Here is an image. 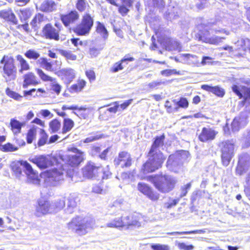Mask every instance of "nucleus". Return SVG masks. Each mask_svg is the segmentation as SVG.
<instances>
[{
	"instance_id": "obj_57",
	"label": "nucleus",
	"mask_w": 250,
	"mask_h": 250,
	"mask_svg": "<svg viewBox=\"0 0 250 250\" xmlns=\"http://www.w3.org/2000/svg\"><path fill=\"white\" fill-rule=\"evenodd\" d=\"M161 74L164 76H169L173 74H179L176 69H167L161 72Z\"/></svg>"
},
{
	"instance_id": "obj_23",
	"label": "nucleus",
	"mask_w": 250,
	"mask_h": 250,
	"mask_svg": "<svg viewBox=\"0 0 250 250\" xmlns=\"http://www.w3.org/2000/svg\"><path fill=\"white\" fill-rule=\"evenodd\" d=\"M67 207L65 209L66 213H73L76 208L77 202L79 201L78 196L75 194H71L68 197Z\"/></svg>"
},
{
	"instance_id": "obj_50",
	"label": "nucleus",
	"mask_w": 250,
	"mask_h": 250,
	"mask_svg": "<svg viewBox=\"0 0 250 250\" xmlns=\"http://www.w3.org/2000/svg\"><path fill=\"white\" fill-rule=\"evenodd\" d=\"M6 93L10 97L17 101H21L22 98L21 96L17 93L11 90L9 88L6 89Z\"/></svg>"
},
{
	"instance_id": "obj_49",
	"label": "nucleus",
	"mask_w": 250,
	"mask_h": 250,
	"mask_svg": "<svg viewBox=\"0 0 250 250\" xmlns=\"http://www.w3.org/2000/svg\"><path fill=\"white\" fill-rule=\"evenodd\" d=\"M237 43L238 46L240 45L244 50H246L250 45V40L248 38H242Z\"/></svg>"
},
{
	"instance_id": "obj_14",
	"label": "nucleus",
	"mask_w": 250,
	"mask_h": 250,
	"mask_svg": "<svg viewBox=\"0 0 250 250\" xmlns=\"http://www.w3.org/2000/svg\"><path fill=\"white\" fill-rule=\"evenodd\" d=\"M250 167V156L247 153L241 154L239 158L238 164L236 167V173L242 175L246 172Z\"/></svg>"
},
{
	"instance_id": "obj_39",
	"label": "nucleus",
	"mask_w": 250,
	"mask_h": 250,
	"mask_svg": "<svg viewBox=\"0 0 250 250\" xmlns=\"http://www.w3.org/2000/svg\"><path fill=\"white\" fill-rule=\"evenodd\" d=\"M61 126V123L57 119L51 121L49 123V129L52 133H55L59 130Z\"/></svg>"
},
{
	"instance_id": "obj_46",
	"label": "nucleus",
	"mask_w": 250,
	"mask_h": 250,
	"mask_svg": "<svg viewBox=\"0 0 250 250\" xmlns=\"http://www.w3.org/2000/svg\"><path fill=\"white\" fill-rule=\"evenodd\" d=\"M18 148V147L8 143L2 146L1 149L4 152H13L17 150Z\"/></svg>"
},
{
	"instance_id": "obj_34",
	"label": "nucleus",
	"mask_w": 250,
	"mask_h": 250,
	"mask_svg": "<svg viewBox=\"0 0 250 250\" xmlns=\"http://www.w3.org/2000/svg\"><path fill=\"white\" fill-rule=\"evenodd\" d=\"M165 138V136L164 134L160 136H157L155 138L150 150L154 151H160L159 149V147L163 146Z\"/></svg>"
},
{
	"instance_id": "obj_30",
	"label": "nucleus",
	"mask_w": 250,
	"mask_h": 250,
	"mask_svg": "<svg viewBox=\"0 0 250 250\" xmlns=\"http://www.w3.org/2000/svg\"><path fill=\"white\" fill-rule=\"evenodd\" d=\"M134 60L133 57H125L120 62L115 63L110 68V71L112 72H117L120 70L123 69L124 67L123 64L126 61L132 62Z\"/></svg>"
},
{
	"instance_id": "obj_19",
	"label": "nucleus",
	"mask_w": 250,
	"mask_h": 250,
	"mask_svg": "<svg viewBox=\"0 0 250 250\" xmlns=\"http://www.w3.org/2000/svg\"><path fill=\"white\" fill-rule=\"evenodd\" d=\"M54 209L49 201L43 199H40L38 206L36 208V211L38 215L53 213Z\"/></svg>"
},
{
	"instance_id": "obj_47",
	"label": "nucleus",
	"mask_w": 250,
	"mask_h": 250,
	"mask_svg": "<svg viewBox=\"0 0 250 250\" xmlns=\"http://www.w3.org/2000/svg\"><path fill=\"white\" fill-rule=\"evenodd\" d=\"M170 50H177L179 52L182 50V46L180 42L175 40H171L169 41V47Z\"/></svg>"
},
{
	"instance_id": "obj_28",
	"label": "nucleus",
	"mask_w": 250,
	"mask_h": 250,
	"mask_svg": "<svg viewBox=\"0 0 250 250\" xmlns=\"http://www.w3.org/2000/svg\"><path fill=\"white\" fill-rule=\"evenodd\" d=\"M96 32L97 34L99 35L104 40H106L108 37V32L104 24L98 21L96 22Z\"/></svg>"
},
{
	"instance_id": "obj_29",
	"label": "nucleus",
	"mask_w": 250,
	"mask_h": 250,
	"mask_svg": "<svg viewBox=\"0 0 250 250\" xmlns=\"http://www.w3.org/2000/svg\"><path fill=\"white\" fill-rule=\"evenodd\" d=\"M38 83V79L33 73H28L24 76L23 87L27 88L29 85H36Z\"/></svg>"
},
{
	"instance_id": "obj_7",
	"label": "nucleus",
	"mask_w": 250,
	"mask_h": 250,
	"mask_svg": "<svg viewBox=\"0 0 250 250\" xmlns=\"http://www.w3.org/2000/svg\"><path fill=\"white\" fill-rule=\"evenodd\" d=\"M188 152L182 150L170 155L167 163V167L174 172H178L183 162L188 158Z\"/></svg>"
},
{
	"instance_id": "obj_53",
	"label": "nucleus",
	"mask_w": 250,
	"mask_h": 250,
	"mask_svg": "<svg viewBox=\"0 0 250 250\" xmlns=\"http://www.w3.org/2000/svg\"><path fill=\"white\" fill-rule=\"evenodd\" d=\"M87 2L85 0H78L76 3V7L80 11H83L87 6Z\"/></svg>"
},
{
	"instance_id": "obj_61",
	"label": "nucleus",
	"mask_w": 250,
	"mask_h": 250,
	"mask_svg": "<svg viewBox=\"0 0 250 250\" xmlns=\"http://www.w3.org/2000/svg\"><path fill=\"white\" fill-rule=\"evenodd\" d=\"M85 75L90 81H93L95 80V74L93 70L90 69L86 70L85 71Z\"/></svg>"
},
{
	"instance_id": "obj_64",
	"label": "nucleus",
	"mask_w": 250,
	"mask_h": 250,
	"mask_svg": "<svg viewBox=\"0 0 250 250\" xmlns=\"http://www.w3.org/2000/svg\"><path fill=\"white\" fill-rule=\"evenodd\" d=\"M244 191L246 196L250 200V177L247 180V185L246 186Z\"/></svg>"
},
{
	"instance_id": "obj_3",
	"label": "nucleus",
	"mask_w": 250,
	"mask_h": 250,
	"mask_svg": "<svg viewBox=\"0 0 250 250\" xmlns=\"http://www.w3.org/2000/svg\"><path fill=\"white\" fill-rule=\"evenodd\" d=\"M149 180L153 184L158 191L164 193L171 191L177 182L174 177L168 175L151 176L149 177Z\"/></svg>"
},
{
	"instance_id": "obj_21",
	"label": "nucleus",
	"mask_w": 250,
	"mask_h": 250,
	"mask_svg": "<svg viewBox=\"0 0 250 250\" xmlns=\"http://www.w3.org/2000/svg\"><path fill=\"white\" fill-rule=\"evenodd\" d=\"M79 17V15L77 11H72L68 14L62 15L61 20L65 26L68 27L74 23Z\"/></svg>"
},
{
	"instance_id": "obj_2",
	"label": "nucleus",
	"mask_w": 250,
	"mask_h": 250,
	"mask_svg": "<svg viewBox=\"0 0 250 250\" xmlns=\"http://www.w3.org/2000/svg\"><path fill=\"white\" fill-rule=\"evenodd\" d=\"M143 217L140 214L116 217L106 224L109 228L128 229L133 227L139 228L142 226Z\"/></svg>"
},
{
	"instance_id": "obj_8",
	"label": "nucleus",
	"mask_w": 250,
	"mask_h": 250,
	"mask_svg": "<svg viewBox=\"0 0 250 250\" xmlns=\"http://www.w3.org/2000/svg\"><path fill=\"white\" fill-rule=\"evenodd\" d=\"M234 142L233 140H228L222 143V162L224 166H227L234 154Z\"/></svg>"
},
{
	"instance_id": "obj_16",
	"label": "nucleus",
	"mask_w": 250,
	"mask_h": 250,
	"mask_svg": "<svg viewBox=\"0 0 250 250\" xmlns=\"http://www.w3.org/2000/svg\"><path fill=\"white\" fill-rule=\"evenodd\" d=\"M29 160L41 169H45L52 164L50 157L44 155L36 156L29 158Z\"/></svg>"
},
{
	"instance_id": "obj_12",
	"label": "nucleus",
	"mask_w": 250,
	"mask_h": 250,
	"mask_svg": "<svg viewBox=\"0 0 250 250\" xmlns=\"http://www.w3.org/2000/svg\"><path fill=\"white\" fill-rule=\"evenodd\" d=\"M22 167L23 172L27 177L29 183L35 185L40 184V179L38 173L33 169L31 165L26 161L21 160Z\"/></svg>"
},
{
	"instance_id": "obj_54",
	"label": "nucleus",
	"mask_w": 250,
	"mask_h": 250,
	"mask_svg": "<svg viewBox=\"0 0 250 250\" xmlns=\"http://www.w3.org/2000/svg\"><path fill=\"white\" fill-rule=\"evenodd\" d=\"M178 9L177 7H173L172 10H170L167 14L168 18L170 20L176 19L178 16Z\"/></svg>"
},
{
	"instance_id": "obj_63",
	"label": "nucleus",
	"mask_w": 250,
	"mask_h": 250,
	"mask_svg": "<svg viewBox=\"0 0 250 250\" xmlns=\"http://www.w3.org/2000/svg\"><path fill=\"white\" fill-rule=\"evenodd\" d=\"M101 138V136L99 135L91 136L85 139L83 142L84 143H89L90 142H92L94 141L97 140Z\"/></svg>"
},
{
	"instance_id": "obj_13",
	"label": "nucleus",
	"mask_w": 250,
	"mask_h": 250,
	"mask_svg": "<svg viewBox=\"0 0 250 250\" xmlns=\"http://www.w3.org/2000/svg\"><path fill=\"white\" fill-rule=\"evenodd\" d=\"M114 163L116 166H120L122 168L128 167L132 164V159L129 153L122 151L115 158Z\"/></svg>"
},
{
	"instance_id": "obj_52",
	"label": "nucleus",
	"mask_w": 250,
	"mask_h": 250,
	"mask_svg": "<svg viewBox=\"0 0 250 250\" xmlns=\"http://www.w3.org/2000/svg\"><path fill=\"white\" fill-rule=\"evenodd\" d=\"M36 136V130L34 129H30L29 130L26 136L27 142L28 144L32 143L33 140Z\"/></svg>"
},
{
	"instance_id": "obj_43",
	"label": "nucleus",
	"mask_w": 250,
	"mask_h": 250,
	"mask_svg": "<svg viewBox=\"0 0 250 250\" xmlns=\"http://www.w3.org/2000/svg\"><path fill=\"white\" fill-rule=\"evenodd\" d=\"M205 232V230L203 229H199V230H195L192 231H175V232H167V234L175 235L177 237V235L179 234H197V233H203Z\"/></svg>"
},
{
	"instance_id": "obj_15",
	"label": "nucleus",
	"mask_w": 250,
	"mask_h": 250,
	"mask_svg": "<svg viewBox=\"0 0 250 250\" xmlns=\"http://www.w3.org/2000/svg\"><path fill=\"white\" fill-rule=\"evenodd\" d=\"M68 150L75 153L74 155L68 156V165L72 167L78 166L83 159V152L74 147L69 148Z\"/></svg>"
},
{
	"instance_id": "obj_31",
	"label": "nucleus",
	"mask_w": 250,
	"mask_h": 250,
	"mask_svg": "<svg viewBox=\"0 0 250 250\" xmlns=\"http://www.w3.org/2000/svg\"><path fill=\"white\" fill-rule=\"evenodd\" d=\"M86 82L83 79H79L76 83L73 84L70 87L69 90L70 92L78 93L81 92L86 85Z\"/></svg>"
},
{
	"instance_id": "obj_11",
	"label": "nucleus",
	"mask_w": 250,
	"mask_h": 250,
	"mask_svg": "<svg viewBox=\"0 0 250 250\" xmlns=\"http://www.w3.org/2000/svg\"><path fill=\"white\" fill-rule=\"evenodd\" d=\"M101 166L90 162L83 168V176L85 177L100 180L99 172H101Z\"/></svg>"
},
{
	"instance_id": "obj_51",
	"label": "nucleus",
	"mask_w": 250,
	"mask_h": 250,
	"mask_svg": "<svg viewBox=\"0 0 250 250\" xmlns=\"http://www.w3.org/2000/svg\"><path fill=\"white\" fill-rule=\"evenodd\" d=\"M146 196L150 200L156 201L159 199L160 195L158 193L153 191L152 189H151L148 192V194H146Z\"/></svg>"
},
{
	"instance_id": "obj_10",
	"label": "nucleus",
	"mask_w": 250,
	"mask_h": 250,
	"mask_svg": "<svg viewBox=\"0 0 250 250\" xmlns=\"http://www.w3.org/2000/svg\"><path fill=\"white\" fill-rule=\"evenodd\" d=\"M93 25V18L89 14H86L83 17L81 23L74 29V31L79 35H85L89 33Z\"/></svg>"
},
{
	"instance_id": "obj_18",
	"label": "nucleus",
	"mask_w": 250,
	"mask_h": 250,
	"mask_svg": "<svg viewBox=\"0 0 250 250\" xmlns=\"http://www.w3.org/2000/svg\"><path fill=\"white\" fill-rule=\"evenodd\" d=\"M217 132L210 127H204L199 135V140L202 142H208L214 140Z\"/></svg>"
},
{
	"instance_id": "obj_38",
	"label": "nucleus",
	"mask_w": 250,
	"mask_h": 250,
	"mask_svg": "<svg viewBox=\"0 0 250 250\" xmlns=\"http://www.w3.org/2000/svg\"><path fill=\"white\" fill-rule=\"evenodd\" d=\"M25 56L31 60H36L40 58L39 52L34 49H29L24 53Z\"/></svg>"
},
{
	"instance_id": "obj_4",
	"label": "nucleus",
	"mask_w": 250,
	"mask_h": 250,
	"mask_svg": "<svg viewBox=\"0 0 250 250\" xmlns=\"http://www.w3.org/2000/svg\"><path fill=\"white\" fill-rule=\"evenodd\" d=\"M94 221L91 218H82L77 217L73 218L67 224L69 229L79 235L87 233L94 227Z\"/></svg>"
},
{
	"instance_id": "obj_27",
	"label": "nucleus",
	"mask_w": 250,
	"mask_h": 250,
	"mask_svg": "<svg viewBox=\"0 0 250 250\" xmlns=\"http://www.w3.org/2000/svg\"><path fill=\"white\" fill-rule=\"evenodd\" d=\"M0 17L5 21H10L14 24H17L18 23L17 19L10 9H5L0 11Z\"/></svg>"
},
{
	"instance_id": "obj_42",
	"label": "nucleus",
	"mask_w": 250,
	"mask_h": 250,
	"mask_svg": "<svg viewBox=\"0 0 250 250\" xmlns=\"http://www.w3.org/2000/svg\"><path fill=\"white\" fill-rule=\"evenodd\" d=\"M138 190L145 195L148 194V192L151 189L146 184L139 182L137 185Z\"/></svg>"
},
{
	"instance_id": "obj_32",
	"label": "nucleus",
	"mask_w": 250,
	"mask_h": 250,
	"mask_svg": "<svg viewBox=\"0 0 250 250\" xmlns=\"http://www.w3.org/2000/svg\"><path fill=\"white\" fill-rule=\"evenodd\" d=\"M61 73L63 76V79L67 83H70L75 77V71L71 68H66L62 69Z\"/></svg>"
},
{
	"instance_id": "obj_1",
	"label": "nucleus",
	"mask_w": 250,
	"mask_h": 250,
	"mask_svg": "<svg viewBox=\"0 0 250 250\" xmlns=\"http://www.w3.org/2000/svg\"><path fill=\"white\" fill-rule=\"evenodd\" d=\"M229 21L227 20V17H223L221 19L217 20L213 22L208 23L206 25L204 24L198 25L197 26V29L199 30L197 34V38L199 41L202 42L214 44L218 45L225 39V37H219L216 35L209 36V30L212 33L215 34H225L226 35H229V32L223 28L224 26H228Z\"/></svg>"
},
{
	"instance_id": "obj_44",
	"label": "nucleus",
	"mask_w": 250,
	"mask_h": 250,
	"mask_svg": "<svg viewBox=\"0 0 250 250\" xmlns=\"http://www.w3.org/2000/svg\"><path fill=\"white\" fill-rule=\"evenodd\" d=\"M43 20V16L42 14H38L35 16L34 19L30 22L31 25L33 28L36 29V28H38V25L40 24Z\"/></svg>"
},
{
	"instance_id": "obj_5",
	"label": "nucleus",
	"mask_w": 250,
	"mask_h": 250,
	"mask_svg": "<svg viewBox=\"0 0 250 250\" xmlns=\"http://www.w3.org/2000/svg\"><path fill=\"white\" fill-rule=\"evenodd\" d=\"M148 157V160L143 165L142 168V171L144 174L153 172L158 169L162 166L166 159V157L160 151L150 150Z\"/></svg>"
},
{
	"instance_id": "obj_40",
	"label": "nucleus",
	"mask_w": 250,
	"mask_h": 250,
	"mask_svg": "<svg viewBox=\"0 0 250 250\" xmlns=\"http://www.w3.org/2000/svg\"><path fill=\"white\" fill-rule=\"evenodd\" d=\"M18 15L21 21H26L31 15L29 10L26 9H21L18 12Z\"/></svg>"
},
{
	"instance_id": "obj_24",
	"label": "nucleus",
	"mask_w": 250,
	"mask_h": 250,
	"mask_svg": "<svg viewBox=\"0 0 250 250\" xmlns=\"http://www.w3.org/2000/svg\"><path fill=\"white\" fill-rule=\"evenodd\" d=\"M57 3L53 0H44L39 7L40 10L45 12H51L57 10Z\"/></svg>"
},
{
	"instance_id": "obj_48",
	"label": "nucleus",
	"mask_w": 250,
	"mask_h": 250,
	"mask_svg": "<svg viewBox=\"0 0 250 250\" xmlns=\"http://www.w3.org/2000/svg\"><path fill=\"white\" fill-rule=\"evenodd\" d=\"M99 173L100 174V175H99L100 180L103 179H107L109 178L111 175V173L110 172L108 166H107V167L104 169H103L102 167L101 172H99Z\"/></svg>"
},
{
	"instance_id": "obj_17",
	"label": "nucleus",
	"mask_w": 250,
	"mask_h": 250,
	"mask_svg": "<svg viewBox=\"0 0 250 250\" xmlns=\"http://www.w3.org/2000/svg\"><path fill=\"white\" fill-rule=\"evenodd\" d=\"M37 74L39 75L41 79L43 81H49L52 82L51 90L59 95L61 92L62 87L58 83L55 79L45 74L42 70L38 69L37 71Z\"/></svg>"
},
{
	"instance_id": "obj_35",
	"label": "nucleus",
	"mask_w": 250,
	"mask_h": 250,
	"mask_svg": "<svg viewBox=\"0 0 250 250\" xmlns=\"http://www.w3.org/2000/svg\"><path fill=\"white\" fill-rule=\"evenodd\" d=\"M11 168L16 176H20L22 173L21 160L13 162L11 165Z\"/></svg>"
},
{
	"instance_id": "obj_26",
	"label": "nucleus",
	"mask_w": 250,
	"mask_h": 250,
	"mask_svg": "<svg viewBox=\"0 0 250 250\" xmlns=\"http://www.w3.org/2000/svg\"><path fill=\"white\" fill-rule=\"evenodd\" d=\"M201 88L206 91L210 92L220 97H223L225 93L224 89L218 86H211L207 84H203L201 86Z\"/></svg>"
},
{
	"instance_id": "obj_56",
	"label": "nucleus",
	"mask_w": 250,
	"mask_h": 250,
	"mask_svg": "<svg viewBox=\"0 0 250 250\" xmlns=\"http://www.w3.org/2000/svg\"><path fill=\"white\" fill-rule=\"evenodd\" d=\"M47 135L44 132V130H41V137L39 140L38 145L39 146H42L44 145L47 140Z\"/></svg>"
},
{
	"instance_id": "obj_41",
	"label": "nucleus",
	"mask_w": 250,
	"mask_h": 250,
	"mask_svg": "<svg viewBox=\"0 0 250 250\" xmlns=\"http://www.w3.org/2000/svg\"><path fill=\"white\" fill-rule=\"evenodd\" d=\"M17 60L19 62L21 65V72L23 70H27L29 69V65L28 63H27V61L22 57V56L18 55L17 56Z\"/></svg>"
},
{
	"instance_id": "obj_62",
	"label": "nucleus",
	"mask_w": 250,
	"mask_h": 250,
	"mask_svg": "<svg viewBox=\"0 0 250 250\" xmlns=\"http://www.w3.org/2000/svg\"><path fill=\"white\" fill-rule=\"evenodd\" d=\"M163 83H164V82L161 81H153L149 83L148 86L151 89H154L157 88Z\"/></svg>"
},
{
	"instance_id": "obj_20",
	"label": "nucleus",
	"mask_w": 250,
	"mask_h": 250,
	"mask_svg": "<svg viewBox=\"0 0 250 250\" xmlns=\"http://www.w3.org/2000/svg\"><path fill=\"white\" fill-rule=\"evenodd\" d=\"M232 90L239 99L244 98L245 101L250 99V90L245 86L234 84L232 86Z\"/></svg>"
},
{
	"instance_id": "obj_59",
	"label": "nucleus",
	"mask_w": 250,
	"mask_h": 250,
	"mask_svg": "<svg viewBox=\"0 0 250 250\" xmlns=\"http://www.w3.org/2000/svg\"><path fill=\"white\" fill-rule=\"evenodd\" d=\"M177 105L182 108H187L188 106V103L185 98H181L179 101L177 102Z\"/></svg>"
},
{
	"instance_id": "obj_60",
	"label": "nucleus",
	"mask_w": 250,
	"mask_h": 250,
	"mask_svg": "<svg viewBox=\"0 0 250 250\" xmlns=\"http://www.w3.org/2000/svg\"><path fill=\"white\" fill-rule=\"evenodd\" d=\"M153 250H169V248L167 245L155 244L151 246Z\"/></svg>"
},
{
	"instance_id": "obj_36",
	"label": "nucleus",
	"mask_w": 250,
	"mask_h": 250,
	"mask_svg": "<svg viewBox=\"0 0 250 250\" xmlns=\"http://www.w3.org/2000/svg\"><path fill=\"white\" fill-rule=\"evenodd\" d=\"M74 122L69 118H64L63 121L62 133L65 134L69 132L74 127Z\"/></svg>"
},
{
	"instance_id": "obj_37",
	"label": "nucleus",
	"mask_w": 250,
	"mask_h": 250,
	"mask_svg": "<svg viewBox=\"0 0 250 250\" xmlns=\"http://www.w3.org/2000/svg\"><path fill=\"white\" fill-rule=\"evenodd\" d=\"M22 124L15 119H12L10 121L11 129L14 134L21 132Z\"/></svg>"
},
{
	"instance_id": "obj_45",
	"label": "nucleus",
	"mask_w": 250,
	"mask_h": 250,
	"mask_svg": "<svg viewBox=\"0 0 250 250\" xmlns=\"http://www.w3.org/2000/svg\"><path fill=\"white\" fill-rule=\"evenodd\" d=\"M59 52L62 56H64L67 60L74 61L77 59L76 55L73 54L70 51L60 50Z\"/></svg>"
},
{
	"instance_id": "obj_22",
	"label": "nucleus",
	"mask_w": 250,
	"mask_h": 250,
	"mask_svg": "<svg viewBox=\"0 0 250 250\" xmlns=\"http://www.w3.org/2000/svg\"><path fill=\"white\" fill-rule=\"evenodd\" d=\"M43 33L46 38L55 41L59 40V30L55 29L50 24H46L43 29Z\"/></svg>"
},
{
	"instance_id": "obj_25",
	"label": "nucleus",
	"mask_w": 250,
	"mask_h": 250,
	"mask_svg": "<svg viewBox=\"0 0 250 250\" xmlns=\"http://www.w3.org/2000/svg\"><path fill=\"white\" fill-rule=\"evenodd\" d=\"M247 124L245 117L238 116L235 117L231 123V129L233 132L238 131L241 127Z\"/></svg>"
},
{
	"instance_id": "obj_9",
	"label": "nucleus",
	"mask_w": 250,
	"mask_h": 250,
	"mask_svg": "<svg viewBox=\"0 0 250 250\" xmlns=\"http://www.w3.org/2000/svg\"><path fill=\"white\" fill-rule=\"evenodd\" d=\"M44 182L47 186H56L60 181L63 179L62 170L52 169L47 170L44 173Z\"/></svg>"
},
{
	"instance_id": "obj_33",
	"label": "nucleus",
	"mask_w": 250,
	"mask_h": 250,
	"mask_svg": "<svg viewBox=\"0 0 250 250\" xmlns=\"http://www.w3.org/2000/svg\"><path fill=\"white\" fill-rule=\"evenodd\" d=\"M51 204L52 208L54 209L53 212H56L64 208L65 205L64 197H62L58 198Z\"/></svg>"
},
{
	"instance_id": "obj_6",
	"label": "nucleus",
	"mask_w": 250,
	"mask_h": 250,
	"mask_svg": "<svg viewBox=\"0 0 250 250\" xmlns=\"http://www.w3.org/2000/svg\"><path fill=\"white\" fill-rule=\"evenodd\" d=\"M0 67L3 68V76L6 82L16 78V69L14 64L13 59L8 56H4L1 60Z\"/></svg>"
},
{
	"instance_id": "obj_58",
	"label": "nucleus",
	"mask_w": 250,
	"mask_h": 250,
	"mask_svg": "<svg viewBox=\"0 0 250 250\" xmlns=\"http://www.w3.org/2000/svg\"><path fill=\"white\" fill-rule=\"evenodd\" d=\"M178 200L169 199L167 202L165 203L164 207L167 208H170L175 206L178 203Z\"/></svg>"
},
{
	"instance_id": "obj_55",
	"label": "nucleus",
	"mask_w": 250,
	"mask_h": 250,
	"mask_svg": "<svg viewBox=\"0 0 250 250\" xmlns=\"http://www.w3.org/2000/svg\"><path fill=\"white\" fill-rule=\"evenodd\" d=\"M177 246L178 248L181 250H192L194 249V246L192 245H187L185 243H177Z\"/></svg>"
}]
</instances>
